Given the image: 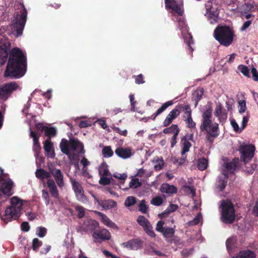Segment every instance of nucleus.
Masks as SVG:
<instances>
[{
    "instance_id": "nucleus-1",
    "label": "nucleus",
    "mask_w": 258,
    "mask_h": 258,
    "mask_svg": "<svg viewBox=\"0 0 258 258\" xmlns=\"http://www.w3.org/2000/svg\"><path fill=\"white\" fill-rule=\"evenodd\" d=\"M9 42L0 43V64L4 65L8 61L4 72L5 77L18 79L23 77L27 70V57L22 50L15 47L10 49Z\"/></svg>"
},
{
    "instance_id": "nucleus-2",
    "label": "nucleus",
    "mask_w": 258,
    "mask_h": 258,
    "mask_svg": "<svg viewBox=\"0 0 258 258\" xmlns=\"http://www.w3.org/2000/svg\"><path fill=\"white\" fill-rule=\"evenodd\" d=\"M23 201L17 197H13L11 199V205L7 207L3 215L0 214L2 220L8 223L12 220L17 219L20 216L23 205Z\"/></svg>"
},
{
    "instance_id": "nucleus-3",
    "label": "nucleus",
    "mask_w": 258,
    "mask_h": 258,
    "mask_svg": "<svg viewBox=\"0 0 258 258\" xmlns=\"http://www.w3.org/2000/svg\"><path fill=\"white\" fill-rule=\"evenodd\" d=\"M213 35L221 45L228 47L233 41L234 32L233 29L228 26L219 25L214 30Z\"/></svg>"
},
{
    "instance_id": "nucleus-4",
    "label": "nucleus",
    "mask_w": 258,
    "mask_h": 258,
    "mask_svg": "<svg viewBox=\"0 0 258 258\" xmlns=\"http://www.w3.org/2000/svg\"><path fill=\"white\" fill-rule=\"evenodd\" d=\"M238 159L235 158L232 161L225 163L222 166V174L219 175L216 182V188L219 190H222L225 187L227 181L226 179L228 175L232 173L235 169L238 162Z\"/></svg>"
},
{
    "instance_id": "nucleus-5",
    "label": "nucleus",
    "mask_w": 258,
    "mask_h": 258,
    "mask_svg": "<svg viewBox=\"0 0 258 258\" xmlns=\"http://www.w3.org/2000/svg\"><path fill=\"white\" fill-rule=\"evenodd\" d=\"M0 199L6 200L7 198L13 195V182L3 173V170L0 168Z\"/></svg>"
},
{
    "instance_id": "nucleus-6",
    "label": "nucleus",
    "mask_w": 258,
    "mask_h": 258,
    "mask_svg": "<svg viewBox=\"0 0 258 258\" xmlns=\"http://www.w3.org/2000/svg\"><path fill=\"white\" fill-rule=\"evenodd\" d=\"M221 220L225 223H232L235 218L233 205L229 200L223 201L220 205Z\"/></svg>"
},
{
    "instance_id": "nucleus-7",
    "label": "nucleus",
    "mask_w": 258,
    "mask_h": 258,
    "mask_svg": "<svg viewBox=\"0 0 258 258\" xmlns=\"http://www.w3.org/2000/svg\"><path fill=\"white\" fill-rule=\"evenodd\" d=\"M211 117V114H204L200 128L202 131H206L210 136L216 138L219 134L218 124L212 122Z\"/></svg>"
},
{
    "instance_id": "nucleus-8",
    "label": "nucleus",
    "mask_w": 258,
    "mask_h": 258,
    "mask_svg": "<svg viewBox=\"0 0 258 258\" xmlns=\"http://www.w3.org/2000/svg\"><path fill=\"white\" fill-rule=\"evenodd\" d=\"M60 148L62 152L68 156L70 160L73 159L70 154V150H82L83 149L82 143L77 140H71L69 143L66 139H62L60 143Z\"/></svg>"
},
{
    "instance_id": "nucleus-9",
    "label": "nucleus",
    "mask_w": 258,
    "mask_h": 258,
    "mask_svg": "<svg viewBox=\"0 0 258 258\" xmlns=\"http://www.w3.org/2000/svg\"><path fill=\"white\" fill-rule=\"evenodd\" d=\"M27 11L24 9L20 11V14L18 15L12 23V32H16V36L18 37L23 33L27 18Z\"/></svg>"
},
{
    "instance_id": "nucleus-10",
    "label": "nucleus",
    "mask_w": 258,
    "mask_h": 258,
    "mask_svg": "<svg viewBox=\"0 0 258 258\" xmlns=\"http://www.w3.org/2000/svg\"><path fill=\"white\" fill-rule=\"evenodd\" d=\"M238 150L241 154V159L246 163H248L253 157L255 147L252 144L243 143L240 145Z\"/></svg>"
},
{
    "instance_id": "nucleus-11",
    "label": "nucleus",
    "mask_w": 258,
    "mask_h": 258,
    "mask_svg": "<svg viewBox=\"0 0 258 258\" xmlns=\"http://www.w3.org/2000/svg\"><path fill=\"white\" fill-rule=\"evenodd\" d=\"M19 88V85L15 82L0 85V100H7L12 93Z\"/></svg>"
},
{
    "instance_id": "nucleus-12",
    "label": "nucleus",
    "mask_w": 258,
    "mask_h": 258,
    "mask_svg": "<svg viewBox=\"0 0 258 258\" xmlns=\"http://www.w3.org/2000/svg\"><path fill=\"white\" fill-rule=\"evenodd\" d=\"M92 237L95 243L101 242L103 241L110 239L111 235L108 230L103 228L95 231L92 234Z\"/></svg>"
},
{
    "instance_id": "nucleus-13",
    "label": "nucleus",
    "mask_w": 258,
    "mask_h": 258,
    "mask_svg": "<svg viewBox=\"0 0 258 258\" xmlns=\"http://www.w3.org/2000/svg\"><path fill=\"white\" fill-rule=\"evenodd\" d=\"M73 188L77 199L82 202L87 201V198L84 195V191L80 184L75 179H71Z\"/></svg>"
},
{
    "instance_id": "nucleus-14",
    "label": "nucleus",
    "mask_w": 258,
    "mask_h": 258,
    "mask_svg": "<svg viewBox=\"0 0 258 258\" xmlns=\"http://www.w3.org/2000/svg\"><path fill=\"white\" fill-rule=\"evenodd\" d=\"M164 222L163 221H158L156 227V230L162 233L166 239L172 237L175 232L174 228L164 227Z\"/></svg>"
},
{
    "instance_id": "nucleus-15",
    "label": "nucleus",
    "mask_w": 258,
    "mask_h": 258,
    "mask_svg": "<svg viewBox=\"0 0 258 258\" xmlns=\"http://www.w3.org/2000/svg\"><path fill=\"white\" fill-rule=\"evenodd\" d=\"M205 6L206 8V14L208 16L210 23L213 24L217 22L219 14L217 10L212 7V3L210 1H208L207 3L206 4Z\"/></svg>"
},
{
    "instance_id": "nucleus-16",
    "label": "nucleus",
    "mask_w": 258,
    "mask_h": 258,
    "mask_svg": "<svg viewBox=\"0 0 258 258\" xmlns=\"http://www.w3.org/2000/svg\"><path fill=\"white\" fill-rule=\"evenodd\" d=\"M165 4L166 9H171L179 16H182L183 11L182 9V5L178 4L177 0H165Z\"/></svg>"
},
{
    "instance_id": "nucleus-17",
    "label": "nucleus",
    "mask_w": 258,
    "mask_h": 258,
    "mask_svg": "<svg viewBox=\"0 0 258 258\" xmlns=\"http://www.w3.org/2000/svg\"><path fill=\"white\" fill-rule=\"evenodd\" d=\"M115 154L120 158L126 159L131 158L135 154V151L131 147H118L115 151Z\"/></svg>"
},
{
    "instance_id": "nucleus-18",
    "label": "nucleus",
    "mask_w": 258,
    "mask_h": 258,
    "mask_svg": "<svg viewBox=\"0 0 258 258\" xmlns=\"http://www.w3.org/2000/svg\"><path fill=\"white\" fill-rule=\"evenodd\" d=\"M181 142L182 143V148L181 151L182 157L181 159L179 160L178 159L176 161L178 165H181L185 162L186 158V156L185 155V154L189 151V148L191 146L190 143L184 138L181 140Z\"/></svg>"
},
{
    "instance_id": "nucleus-19",
    "label": "nucleus",
    "mask_w": 258,
    "mask_h": 258,
    "mask_svg": "<svg viewBox=\"0 0 258 258\" xmlns=\"http://www.w3.org/2000/svg\"><path fill=\"white\" fill-rule=\"evenodd\" d=\"M92 196L94 198L96 203L102 207L103 209H110L114 208L116 206V203L113 200H105V201H100L99 200L94 194L91 192Z\"/></svg>"
},
{
    "instance_id": "nucleus-20",
    "label": "nucleus",
    "mask_w": 258,
    "mask_h": 258,
    "mask_svg": "<svg viewBox=\"0 0 258 258\" xmlns=\"http://www.w3.org/2000/svg\"><path fill=\"white\" fill-rule=\"evenodd\" d=\"M122 245L132 250H138L142 246V242L138 239H133L122 243Z\"/></svg>"
},
{
    "instance_id": "nucleus-21",
    "label": "nucleus",
    "mask_w": 258,
    "mask_h": 258,
    "mask_svg": "<svg viewBox=\"0 0 258 258\" xmlns=\"http://www.w3.org/2000/svg\"><path fill=\"white\" fill-rule=\"evenodd\" d=\"M204 91V89L203 88H199L192 93L191 100L195 107H197L199 102L202 99Z\"/></svg>"
},
{
    "instance_id": "nucleus-22",
    "label": "nucleus",
    "mask_w": 258,
    "mask_h": 258,
    "mask_svg": "<svg viewBox=\"0 0 258 258\" xmlns=\"http://www.w3.org/2000/svg\"><path fill=\"white\" fill-rule=\"evenodd\" d=\"M44 149L46 152V156L48 157L53 158L55 156V153L53 149V143L50 142L49 139L46 140L44 142Z\"/></svg>"
},
{
    "instance_id": "nucleus-23",
    "label": "nucleus",
    "mask_w": 258,
    "mask_h": 258,
    "mask_svg": "<svg viewBox=\"0 0 258 258\" xmlns=\"http://www.w3.org/2000/svg\"><path fill=\"white\" fill-rule=\"evenodd\" d=\"M170 113H191V109L188 104L183 103L177 105Z\"/></svg>"
},
{
    "instance_id": "nucleus-24",
    "label": "nucleus",
    "mask_w": 258,
    "mask_h": 258,
    "mask_svg": "<svg viewBox=\"0 0 258 258\" xmlns=\"http://www.w3.org/2000/svg\"><path fill=\"white\" fill-rule=\"evenodd\" d=\"M160 191L168 195H171L175 194L177 192V188L173 185H170L168 183H163L160 187Z\"/></svg>"
},
{
    "instance_id": "nucleus-25",
    "label": "nucleus",
    "mask_w": 258,
    "mask_h": 258,
    "mask_svg": "<svg viewBox=\"0 0 258 258\" xmlns=\"http://www.w3.org/2000/svg\"><path fill=\"white\" fill-rule=\"evenodd\" d=\"M51 174L55 178V180L59 187H62L64 185L63 176L60 170L56 169L51 171Z\"/></svg>"
},
{
    "instance_id": "nucleus-26",
    "label": "nucleus",
    "mask_w": 258,
    "mask_h": 258,
    "mask_svg": "<svg viewBox=\"0 0 258 258\" xmlns=\"http://www.w3.org/2000/svg\"><path fill=\"white\" fill-rule=\"evenodd\" d=\"M96 213L100 216L101 220L105 225L113 229H118L117 225L111 221L105 215L99 212H96Z\"/></svg>"
},
{
    "instance_id": "nucleus-27",
    "label": "nucleus",
    "mask_w": 258,
    "mask_h": 258,
    "mask_svg": "<svg viewBox=\"0 0 258 258\" xmlns=\"http://www.w3.org/2000/svg\"><path fill=\"white\" fill-rule=\"evenodd\" d=\"M30 136L33 139V150L35 152V155L38 153L40 150V146L38 142V139L40 137V134H37V133L33 132L30 129Z\"/></svg>"
},
{
    "instance_id": "nucleus-28",
    "label": "nucleus",
    "mask_w": 258,
    "mask_h": 258,
    "mask_svg": "<svg viewBox=\"0 0 258 258\" xmlns=\"http://www.w3.org/2000/svg\"><path fill=\"white\" fill-rule=\"evenodd\" d=\"M47 184L52 196L56 198H58V192L54 181L52 179H48Z\"/></svg>"
},
{
    "instance_id": "nucleus-29",
    "label": "nucleus",
    "mask_w": 258,
    "mask_h": 258,
    "mask_svg": "<svg viewBox=\"0 0 258 258\" xmlns=\"http://www.w3.org/2000/svg\"><path fill=\"white\" fill-rule=\"evenodd\" d=\"M98 226V222L94 220L87 219L84 223V228L87 230H93Z\"/></svg>"
},
{
    "instance_id": "nucleus-30",
    "label": "nucleus",
    "mask_w": 258,
    "mask_h": 258,
    "mask_svg": "<svg viewBox=\"0 0 258 258\" xmlns=\"http://www.w3.org/2000/svg\"><path fill=\"white\" fill-rule=\"evenodd\" d=\"M255 254L250 250H245L240 252L238 255L234 258H255Z\"/></svg>"
},
{
    "instance_id": "nucleus-31",
    "label": "nucleus",
    "mask_w": 258,
    "mask_h": 258,
    "mask_svg": "<svg viewBox=\"0 0 258 258\" xmlns=\"http://www.w3.org/2000/svg\"><path fill=\"white\" fill-rule=\"evenodd\" d=\"M35 175L38 178L41 179L48 178L50 176L49 173L42 169H37L35 172Z\"/></svg>"
},
{
    "instance_id": "nucleus-32",
    "label": "nucleus",
    "mask_w": 258,
    "mask_h": 258,
    "mask_svg": "<svg viewBox=\"0 0 258 258\" xmlns=\"http://www.w3.org/2000/svg\"><path fill=\"white\" fill-rule=\"evenodd\" d=\"M154 168L156 170H159L161 169L164 165V161L162 158L159 157H156L153 160Z\"/></svg>"
},
{
    "instance_id": "nucleus-33",
    "label": "nucleus",
    "mask_w": 258,
    "mask_h": 258,
    "mask_svg": "<svg viewBox=\"0 0 258 258\" xmlns=\"http://www.w3.org/2000/svg\"><path fill=\"white\" fill-rule=\"evenodd\" d=\"M137 222L140 225L142 226L144 229H145L147 227H150V226L151 225L149 221L143 216H140L138 217L137 219Z\"/></svg>"
},
{
    "instance_id": "nucleus-34",
    "label": "nucleus",
    "mask_w": 258,
    "mask_h": 258,
    "mask_svg": "<svg viewBox=\"0 0 258 258\" xmlns=\"http://www.w3.org/2000/svg\"><path fill=\"white\" fill-rule=\"evenodd\" d=\"M99 173L100 176H110L111 174L109 172L107 166L104 164H102L99 168Z\"/></svg>"
},
{
    "instance_id": "nucleus-35",
    "label": "nucleus",
    "mask_w": 258,
    "mask_h": 258,
    "mask_svg": "<svg viewBox=\"0 0 258 258\" xmlns=\"http://www.w3.org/2000/svg\"><path fill=\"white\" fill-rule=\"evenodd\" d=\"M57 133V130L54 127H47L45 128V135L48 137L49 138L52 137H54Z\"/></svg>"
},
{
    "instance_id": "nucleus-36",
    "label": "nucleus",
    "mask_w": 258,
    "mask_h": 258,
    "mask_svg": "<svg viewBox=\"0 0 258 258\" xmlns=\"http://www.w3.org/2000/svg\"><path fill=\"white\" fill-rule=\"evenodd\" d=\"M197 166L201 170H204L208 166V161L205 158H201L198 161Z\"/></svg>"
},
{
    "instance_id": "nucleus-37",
    "label": "nucleus",
    "mask_w": 258,
    "mask_h": 258,
    "mask_svg": "<svg viewBox=\"0 0 258 258\" xmlns=\"http://www.w3.org/2000/svg\"><path fill=\"white\" fill-rule=\"evenodd\" d=\"M102 154L104 157L109 158L113 154V152L110 146H106L102 149Z\"/></svg>"
},
{
    "instance_id": "nucleus-38",
    "label": "nucleus",
    "mask_w": 258,
    "mask_h": 258,
    "mask_svg": "<svg viewBox=\"0 0 258 258\" xmlns=\"http://www.w3.org/2000/svg\"><path fill=\"white\" fill-rule=\"evenodd\" d=\"M179 114H169L163 122L165 126L168 125L172 120L176 118Z\"/></svg>"
},
{
    "instance_id": "nucleus-39",
    "label": "nucleus",
    "mask_w": 258,
    "mask_h": 258,
    "mask_svg": "<svg viewBox=\"0 0 258 258\" xmlns=\"http://www.w3.org/2000/svg\"><path fill=\"white\" fill-rule=\"evenodd\" d=\"M176 131H177V133H179L180 131L179 128L177 125L173 124L170 127L164 129L163 133L166 134L173 133L174 135Z\"/></svg>"
},
{
    "instance_id": "nucleus-40",
    "label": "nucleus",
    "mask_w": 258,
    "mask_h": 258,
    "mask_svg": "<svg viewBox=\"0 0 258 258\" xmlns=\"http://www.w3.org/2000/svg\"><path fill=\"white\" fill-rule=\"evenodd\" d=\"M173 104V100L168 101L163 104L155 113H162V112L164 111L169 106L172 105Z\"/></svg>"
},
{
    "instance_id": "nucleus-41",
    "label": "nucleus",
    "mask_w": 258,
    "mask_h": 258,
    "mask_svg": "<svg viewBox=\"0 0 258 258\" xmlns=\"http://www.w3.org/2000/svg\"><path fill=\"white\" fill-rule=\"evenodd\" d=\"M136 203V198L133 196H130L126 199L124 205L126 207H129L135 205Z\"/></svg>"
},
{
    "instance_id": "nucleus-42",
    "label": "nucleus",
    "mask_w": 258,
    "mask_h": 258,
    "mask_svg": "<svg viewBox=\"0 0 258 258\" xmlns=\"http://www.w3.org/2000/svg\"><path fill=\"white\" fill-rule=\"evenodd\" d=\"M202 219V216L201 213H199L196 217L193 220L189 221L188 223V225L194 226L199 224Z\"/></svg>"
},
{
    "instance_id": "nucleus-43",
    "label": "nucleus",
    "mask_w": 258,
    "mask_h": 258,
    "mask_svg": "<svg viewBox=\"0 0 258 258\" xmlns=\"http://www.w3.org/2000/svg\"><path fill=\"white\" fill-rule=\"evenodd\" d=\"M238 108L239 113H243L246 111V102L244 100H241L238 101Z\"/></svg>"
},
{
    "instance_id": "nucleus-44",
    "label": "nucleus",
    "mask_w": 258,
    "mask_h": 258,
    "mask_svg": "<svg viewBox=\"0 0 258 258\" xmlns=\"http://www.w3.org/2000/svg\"><path fill=\"white\" fill-rule=\"evenodd\" d=\"M238 68L244 76L248 78L250 77L249 70L247 66L244 65H240L238 66Z\"/></svg>"
},
{
    "instance_id": "nucleus-45",
    "label": "nucleus",
    "mask_w": 258,
    "mask_h": 258,
    "mask_svg": "<svg viewBox=\"0 0 258 258\" xmlns=\"http://www.w3.org/2000/svg\"><path fill=\"white\" fill-rule=\"evenodd\" d=\"M226 107H227V111L230 112H232L234 110V100L233 99H229L226 102Z\"/></svg>"
},
{
    "instance_id": "nucleus-46",
    "label": "nucleus",
    "mask_w": 258,
    "mask_h": 258,
    "mask_svg": "<svg viewBox=\"0 0 258 258\" xmlns=\"http://www.w3.org/2000/svg\"><path fill=\"white\" fill-rule=\"evenodd\" d=\"M142 183L138 178H133L129 183L130 187L136 188L141 185Z\"/></svg>"
},
{
    "instance_id": "nucleus-47",
    "label": "nucleus",
    "mask_w": 258,
    "mask_h": 258,
    "mask_svg": "<svg viewBox=\"0 0 258 258\" xmlns=\"http://www.w3.org/2000/svg\"><path fill=\"white\" fill-rule=\"evenodd\" d=\"M47 232V229L45 227H38L36 229V235L39 237H43L45 236Z\"/></svg>"
},
{
    "instance_id": "nucleus-48",
    "label": "nucleus",
    "mask_w": 258,
    "mask_h": 258,
    "mask_svg": "<svg viewBox=\"0 0 258 258\" xmlns=\"http://www.w3.org/2000/svg\"><path fill=\"white\" fill-rule=\"evenodd\" d=\"M163 203V199L160 197H156L152 199L151 201V203L156 206H160Z\"/></svg>"
},
{
    "instance_id": "nucleus-49",
    "label": "nucleus",
    "mask_w": 258,
    "mask_h": 258,
    "mask_svg": "<svg viewBox=\"0 0 258 258\" xmlns=\"http://www.w3.org/2000/svg\"><path fill=\"white\" fill-rule=\"evenodd\" d=\"M186 123L187 126L190 128H194L196 127V123L192 120L190 114H188L187 118L185 119Z\"/></svg>"
},
{
    "instance_id": "nucleus-50",
    "label": "nucleus",
    "mask_w": 258,
    "mask_h": 258,
    "mask_svg": "<svg viewBox=\"0 0 258 258\" xmlns=\"http://www.w3.org/2000/svg\"><path fill=\"white\" fill-rule=\"evenodd\" d=\"M231 124L233 128V130L236 132H241L243 129L241 127H239L238 124L234 119H231L230 120Z\"/></svg>"
},
{
    "instance_id": "nucleus-51",
    "label": "nucleus",
    "mask_w": 258,
    "mask_h": 258,
    "mask_svg": "<svg viewBox=\"0 0 258 258\" xmlns=\"http://www.w3.org/2000/svg\"><path fill=\"white\" fill-rule=\"evenodd\" d=\"M111 176H101L99 183L103 185H107L110 182Z\"/></svg>"
},
{
    "instance_id": "nucleus-52",
    "label": "nucleus",
    "mask_w": 258,
    "mask_h": 258,
    "mask_svg": "<svg viewBox=\"0 0 258 258\" xmlns=\"http://www.w3.org/2000/svg\"><path fill=\"white\" fill-rule=\"evenodd\" d=\"M236 242L235 237H231L228 238L226 241V246L228 249H231L234 246Z\"/></svg>"
},
{
    "instance_id": "nucleus-53",
    "label": "nucleus",
    "mask_w": 258,
    "mask_h": 258,
    "mask_svg": "<svg viewBox=\"0 0 258 258\" xmlns=\"http://www.w3.org/2000/svg\"><path fill=\"white\" fill-rule=\"evenodd\" d=\"M133 77L135 78V83L137 84H141L145 83L144 76L141 74L138 76H134Z\"/></svg>"
},
{
    "instance_id": "nucleus-54",
    "label": "nucleus",
    "mask_w": 258,
    "mask_h": 258,
    "mask_svg": "<svg viewBox=\"0 0 258 258\" xmlns=\"http://www.w3.org/2000/svg\"><path fill=\"white\" fill-rule=\"evenodd\" d=\"M42 245V242L37 238H34L33 240L32 247L33 250H36Z\"/></svg>"
},
{
    "instance_id": "nucleus-55",
    "label": "nucleus",
    "mask_w": 258,
    "mask_h": 258,
    "mask_svg": "<svg viewBox=\"0 0 258 258\" xmlns=\"http://www.w3.org/2000/svg\"><path fill=\"white\" fill-rule=\"evenodd\" d=\"M81 163L83 166V172L84 173L86 171L87 167L90 165V162L87 158H86L85 157H83L81 160Z\"/></svg>"
},
{
    "instance_id": "nucleus-56",
    "label": "nucleus",
    "mask_w": 258,
    "mask_h": 258,
    "mask_svg": "<svg viewBox=\"0 0 258 258\" xmlns=\"http://www.w3.org/2000/svg\"><path fill=\"white\" fill-rule=\"evenodd\" d=\"M42 196L43 199L45 202L46 205H48L49 203V195L48 192L45 190H43L42 191Z\"/></svg>"
},
{
    "instance_id": "nucleus-57",
    "label": "nucleus",
    "mask_w": 258,
    "mask_h": 258,
    "mask_svg": "<svg viewBox=\"0 0 258 258\" xmlns=\"http://www.w3.org/2000/svg\"><path fill=\"white\" fill-rule=\"evenodd\" d=\"M251 23L252 22L251 20H247L245 22L240 28V31L243 32L245 31L250 26Z\"/></svg>"
},
{
    "instance_id": "nucleus-58",
    "label": "nucleus",
    "mask_w": 258,
    "mask_h": 258,
    "mask_svg": "<svg viewBox=\"0 0 258 258\" xmlns=\"http://www.w3.org/2000/svg\"><path fill=\"white\" fill-rule=\"evenodd\" d=\"M152 229L153 228L152 226L150 225V227H147L146 228L144 229V230L148 235L152 237H154L155 236V234Z\"/></svg>"
},
{
    "instance_id": "nucleus-59",
    "label": "nucleus",
    "mask_w": 258,
    "mask_h": 258,
    "mask_svg": "<svg viewBox=\"0 0 258 258\" xmlns=\"http://www.w3.org/2000/svg\"><path fill=\"white\" fill-rule=\"evenodd\" d=\"M76 210L78 212V216L81 218L84 217L85 215L84 209L82 207H77Z\"/></svg>"
},
{
    "instance_id": "nucleus-60",
    "label": "nucleus",
    "mask_w": 258,
    "mask_h": 258,
    "mask_svg": "<svg viewBox=\"0 0 258 258\" xmlns=\"http://www.w3.org/2000/svg\"><path fill=\"white\" fill-rule=\"evenodd\" d=\"M113 176L117 179H119L121 180H124L127 177V175L125 173H115L114 174Z\"/></svg>"
},
{
    "instance_id": "nucleus-61",
    "label": "nucleus",
    "mask_w": 258,
    "mask_h": 258,
    "mask_svg": "<svg viewBox=\"0 0 258 258\" xmlns=\"http://www.w3.org/2000/svg\"><path fill=\"white\" fill-rule=\"evenodd\" d=\"M251 72L252 75L253 80L255 81H258V73L256 69L253 67L251 70Z\"/></svg>"
},
{
    "instance_id": "nucleus-62",
    "label": "nucleus",
    "mask_w": 258,
    "mask_h": 258,
    "mask_svg": "<svg viewBox=\"0 0 258 258\" xmlns=\"http://www.w3.org/2000/svg\"><path fill=\"white\" fill-rule=\"evenodd\" d=\"M139 209L141 212L143 213H146L147 208L144 201H142L140 204L139 206Z\"/></svg>"
},
{
    "instance_id": "nucleus-63",
    "label": "nucleus",
    "mask_w": 258,
    "mask_h": 258,
    "mask_svg": "<svg viewBox=\"0 0 258 258\" xmlns=\"http://www.w3.org/2000/svg\"><path fill=\"white\" fill-rule=\"evenodd\" d=\"M179 133H177V131H176V133L173 135L171 139V147H173L176 144V139L177 136Z\"/></svg>"
},
{
    "instance_id": "nucleus-64",
    "label": "nucleus",
    "mask_w": 258,
    "mask_h": 258,
    "mask_svg": "<svg viewBox=\"0 0 258 258\" xmlns=\"http://www.w3.org/2000/svg\"><path fill=\"white\" fill-rule=\"evenodd\" d=\"M91 125V122L88 120H81L79 123L80 127H86Z\"/></svg>"
}]
</instances>
